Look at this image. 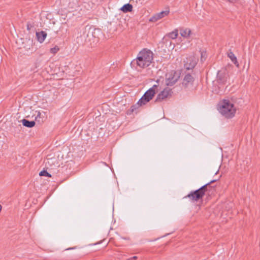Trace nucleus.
Returning <instances> with one entry per match:
<instances>
[{
	"label": "nucleus",
	"instance_id": "7",
	"mask_svg": "<svg viewBox=\"0 0 260 260\" xmlns=\"http://www.w3.org/2000/svg\"><path fill=\"white\" fill-rule=\"evenodd\" d=\"M197 64V61L194 57L190 56L186 59L185 68L187 70L193 69Z\"/></svg>",
	"mask_w": 260,
	"mask_h": 260
},
{
	"label": "nucleus",
	"instance_id": "3",
	"mask_svg": "<svg viewBox=\"0 0 260 260\" xmlns=\"http://www.w3.org/2000/svg\"><path fill=\"white\" fill-rule=\"evenodd\" d=\"M218 110L223 116L231 118L235 116L236 109L230 101L223 100L219 105Z\"/></svg>",
	"mask_w": 260,
	"mask_h": 260
},
{
	"label": "nucleus",
	"instance_id": "11",
	"mask_svg": "<svg viewBox=\"0 0 260 260\" xmlns=\"http://www.w3.org/2000/svg\"><path fill=\"white\" fill-rule=\"evenodd\" d=\"M46 36L47 33L44 31H41L40 32H36V37L37 40L40 43L44 42V40L46 38Z\"/></svg>",
	"mask_w": 260,
	"mask_h": 260
},
{
	"label": "nucleus",
	"instance_id": "24",
	"mask_svg": "<svg viewBox=\"0 0 260 260\" xmlns=\"http://www.w3.org/2000/svg\"><path fill=\"white\" fill-rule=\"evenodd\" d=\"M40 114H41L40 112H38V115H37V117H36V120L37 119V117H38V116H40Z\"/></svg>",
	"mask_w": 260,
	"mask_h": 260
},
{
	"label": "nucleus",
	"instance_id": "18",
	"mask_svg": "<svg viewBox=\"0 0 260 260\" xmlns=\"http://www.w3.org/2000/svg\"><path fill=\"white\" fill-rule=\"evenodd\" d=\"M39 175L40 176H47L49 177H51V175L49 173H48L47 172V171L46 170H43V171H41L39 173Z\"/></svg>",
	"mask_w": 260,
	"mask_h": 260
},
{
	"label": "nucleus",
	"instance_id": "23",
	"mask_svg": "<svg viewBox=\"0 0 260 260\" xmlns=\"http://www.w3.org/2000/svg\"><path fill=\"white\" fill-rule=\"evenodd\" d=\"M137 258L138 257L136 256H133L132 257H131V260H136L137 259Z\"/></svg>",
	"mask_w": 260,
	"mask_h": 260
},
{
	"label": "nucleus",
	"instance_id": "22",
	"mask_svg": "<svg viewBox=\"0 0 260 260\" xmlns=\"http://www.w3.org/2000/svg\"><path fill=\"white\" fill-rule=\"evenodd\" d=\"M228 1L231 2V3H236L238 0H227Z\"/></svg>",
	"mask_w": 260,
	"mask_h": 260
},
{
	"label": "nucleus",
	"instance_id": "26",
	"mask_svg": "<svg viewBox=\"0 0 260 260\" xmlns=\"http://www.w3.org/2000/svg\"><path fill=\"white\" fill-rule=\"evenodd\" d=\"M74 248H67V250H69V249H74Z\"/></svg>",
	"mask_w": 260,
	"mask_h": 260
},
{
	"label": "nucleus",
	"instance_id": "16",
	"mask_svg": "<svg viewBox=\"0 0 260 260\" xmlns=\"http://www.w3.org/2000/svg\"><path fill=\"white\" fill-rule=\"evenodd\" d=\"M178 35V30L177 29H175L172 32H170L167 34L166 35L165 37H168L172 39H175L177 38Z\"/></svg>",
	"mask_w": 260,
	"mask_h": 260
},
{
	"label": "nucleus",
	"instance_id": "15",
	"mask_svg": "<svg viewBox=\"0 0 260 260\" xmlns=\"http://www.w3.org/2000/svg\"><path fill=\"white\" fill-rule=\"evenodd\" d=\"M120 10L124 13L130 12L133 10V6L131 4L128 3L124 5L121 7Z\"/></svg>",
	"mask_w": 260,
	"mask_h": 260
},
{
	"label": "nucleus",
	"instance_id": "9",
	"mask_svg": "<svg viewBox=\"0 0 260 260\" xmlns=\"http://www.w3.org/2000/svg\"><path fill=\"white\" fill-rule=\"evenodd\" d=\"M194 77L190 74H187L184 77L182 84L185 87H187L189 85H192L194 82Z\"/></svg>",
	"mask_w": 260,
	"mask_h": 260
},
{
	"label": "nucleus",
	"instance_id": "10",
	"mask_svg": "<svg viewBox=\"0 0 260 260\" xmlns=\"http://www.w3.org/2000/svg\"><path fill=\"white\" fill-rule=\"evenodd\" d=\"M46 166L50 167V169H53L54 167L58 166L57 160L54 157L47 158L46 161Z\"/></svg>",
	"mask_w": 260,
	"mask_h": 260
},
{
	"label": "nucleus",
	"instance_id": "1",
	"mask_svg": "<svg viewBox=\"0 0 260 260\" xmlns=\"http://www.w3.org/2000/svg\"><path fill=\"white\" fill-rule=\"evenodd\" d=\"M153 53L149 50L144 49L139 52L136 59L137 66L141 68L148 67L153 59Z\"/></svg>",
	"mask_w": 260,
	"mask_h": 260
},
{
	"label": "nucleus",
	"instance_id": "4",
	"mask_svg": "<svg viewBox=\"0 0 260 260\" xmlns=\"http://www.w3.org/2000/svg\"><path fill=\"white\" fill-rule=\"evenodd\" d=\"M155 91L152 89H149L145 92L142 97L139 100L137 103L131 107L132 111H134L139 106L145 105L154 97Z\"/></svg>",
	"mask_w": 260,
	"mask_h": 260
},
{
	"label": "nucleus",
	"instance_id": "2",
	"mask_svg": "<svg viewBox=\"0 0 260 260\" xmlns=\"http://www.w3.org/2000/svg\"><path fill=\"white\" fill-rule=\"evenodd\" d=\"M216 180H213L208 183L201 187L200 188L191 191L184 198H188L191 201L194 202H198L200 200H202L203 197L206 192L209 191L212 187L210 184L215 182Z\"/></svg>",
	"mask_w": 260,
	"mask_h": 260
},
{
	"label": "nucleus",
	"instance_id": "12",
	"mask_svg": "<svg viewBox=\"0 0 260 260\" xmlns=\"http://www.w3.org/2000/svg\"><path fill=\"white\" fill-rule=\"evenodd\" d=\"M228 56L237 68L239 67V64L237 61V57L231 50H230L228 53Z\"/></svg>",
	"mask_w": 260,
	"mask_h": 260
},
{
	"label": "nucleus",
	"instance_id": "5",
	"mask_svg": "<svg viewBox=\"0 0 260 260\" xmlns=\"http://www.w3.org/2000/svg\"><path fill=\"white\" fill-rule=\"evenodd\" d=\"M180 77V73L174 70L167 73L165 76V82L167 86L174 85Z\"/></svg>",
	"mask_w": 260,
	"mask_h": 260
},
{
	"label": "nucleus",
	"instance_id": "20",
	"mask_svg": "<svg viewBox=\"0 0 260 260\" xmlns=\"http://www.w3.org/2000/svg\"><path fill=\"white\" fill-rule=\"evenodd\" d=\"M32 27V25L29 22H28L27 23V29L28 30H30Z\"/></svg>",
	"mask_w": 260,
	"mask_h": 260
},
{
	"label": "nucleus",
	"instance_id": "14",
	"mask_svg": "<svg viewBox=\"0 0 260 260\" xmlns=\"http://www.w3.org/2000/svg\"><path fill=\"white\" fill-rule=\"evenodd\" d=\"M22 124L26 127L31 128L35 125V122L34 121H29L25 119H23L21 120Z\"/></svg>",
	"mask_w": 260,
	"mask_h": 260
},
{
	"label": "nucleus",
	"instance_id": "8",
	"mask_svg": "<svg viewBox=\"0 0 260 260\" xmlns=\"http://www.w3.org/2000/svg\"><path fill=\"white\" fill-rule=\"evenodd\" d=\"M170 13L169 10H167L166 11H161L158 13L156 14L154 16H153L150 19V21L152 22H156L157 20L164 18L165 16H167L169 15Z\"/></svg>",
	"mask_w": 260,
	"mask_h": 260
},
{
	"label": "nucleus",
	"instance_id": "25",
	"mask_svg": "<svg viewBox=\"0 0 260 260\" xmlns=\"http://www.w3.org/2000/svg\"><path fill=\"white\" fill-rule=\"evenodd\" d=\"M2 206L0 205V212L2 211Z\"/></svg>",
	"mask_w": 260,
	"mask_h": 260
},
{
	"label": "nucleus",
	"instance_id": "6",
	"mask_svg": "<svg viewBox=\"0 0 260 260\" xmlns=\"http://www.w3.org/2000/svg\"><path fill=\"white\" fill-rule=\"evenodd\" d=\"M172 93V91L171 89L169 88H166L157 95V98L155 99V102H161L164 100L171 96Z\"/></svg>",
	"mask_w": 260,
	"mask_h": 260
},
{
	"label": "nucleus",
	"instance_id": "17",
	"mask_svg": "<svg viewBox=\"0 0 260 260\" xmlns=\"http://www.w3.org/2000/svg\"><path fill=\"white\" fill-rule=\"evenodd\" d=\"M217 79L220 83H224V82H225L226 77L225 74L222 73L220 71H218L217 75Z\"/></svg>",
	"mask_w": 260,
	"mask_h": 260
},
{
	"label": "nucleus",
	"instance_id": "13",
	"mask_svg": "<svg viewBox=\"0 0 260 260\" xmlns=\"http://www.w3.org/2000/svg\"><path fill=\"white\" fill-rule=\"evenodd\" d=\"M180 34L181 36L183 38H187L190 36V35L191 34V30L188 28H186L185 29L180 28Z\"/></svg>",
	"mask_w": 260,
	"mask_h": 260
},
{
	"label": "nucleus",
	"instance_id": "19",
	"mask_svg": "<svg viewBox=\"0 0 260 260\" xmlns=\"http://www.w3.org/2000/svg\"><path fill=\"white\" fill-rule=\"evenodd\" d=\"M59 50V48L58 46H55L53 48L50 49V51L52 54L56 53Z\"/></svg>",
	"mask_w": 260,
	"mask_h": 260
},
{
	"label": "nucleus",
	"instance_id": "21",
	"mask_svg": "<svg viewBox=\"0 0 260 260\" xmlns=\"http://www.w3.org/2000/svg\"><path fill=\"white\" fill-rule=\"evenodd\" d=\"M158 85H154L151 88H150V89H152V90H153L154 91H155L156 92V89L158 88Z\"/></svg>",
	"mask_w": 260,
	"mask_h": 260
}]
</instances>
